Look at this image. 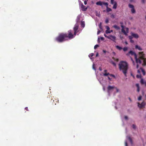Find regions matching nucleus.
Listing matches in <instances>:
<instances>
[{
    "mask_svg": "<svg viewBox=\"0 0 146 146\" xmlns=\"http://www.w3.org/2000/svg\"><path fill=\"white\" fill-rule=\"evenodd\" d=\"M98 46L99 45L98 44L94 46V49H96Z\"/></svg>",
    "mask_w": 146,
    "mask_h": 146,
    "instance_id": "29",
    "label": "nucleus"
},
{
    "mask_svg": "<svg viewBox=\"0 0 146 146\" xmlns=\"http://www.w3.org/2000/svg\"><path fill=\"white\" fill-rule=\"evenodd\" d=\"M136 77L137 78H140L141 77V74H137Z\"/></svg>",
    "mask_w": 146,
    "mask_h": 146,
    "instance_id": "26",
    "label": "nucleus"
},
{
    "mask_svg": "<svg viewBox=\"0 0 146 146\" xmlns=\"http://www.w3.org/2000/svg\"><path fill=\"white\" fill-rule=\"evenodd\" d=\"M108 39H109L111 40H112L114 42H115V40L116 39V37L114 36H113V35H110L109 36Z\"/></svg>",
    "mask_w": 146,
    "mask_h": 146,
    "instance_id": "10",
    "label": "nucleus"
},
{
    "mask_svg": "<svg viewBox=\"0 0 146 146\" xmlns=\"http://www.w3.org/2000/svg\"><path fill=\"white\" fill-rule=\"evenodd\" d=\"M145 97H146V95H145Z\"/></svg>",
    "mask_w": 146,
    "mask_h": 146,
    "instance_id": "63",
    "label": "nucleus"
},
{
    "mask_svg": "<svg viewBox=\"0 0 146 146\" xmlns=\"http://www.w3.org/2000/svg\"><path fill=\"white\" fill-rule=\"evenodd\" d=\"M100 39L101 40H104V38L103 37H100Z\"/></svg>",
    "mask_w": 146,
    "mask_h": 146,
    "instance_id": "45",
    "label": "nucleus"
},
{
    "mask_svg": "<svg viewBox=\"0 0 146 146\" xmlns=\"http://www.w3.org/2000/svg\"><path fill=\"white\" fill-rule=\"evenodd\" d=\"M105 22L106 23H108L109 22V20L108 19H106V20H105Z\"/></svg>",
    "mask_w": 146,
    "mask_h": 146,
    "instance_id": "34",
    "label": "nucleus"
},
{
    "mask_svg": "<svg viewBox=\"0 0 146 146\" xmlns=\"http://www.w3.org/2000/svg\"><path fill=\"white\" fill-rule=\"evenodd\" d=\"M125 118L126 119H128V117L126 116H125Z\"/></svg>",
    "mask_w": 146,
    "mask_h": 146,
    "instance_id": "46",
    "label": "nucleus"
},
{
    "mask_svg": "<svg viewBox=\"0 0 146 146\" xmlns=\"http://www.w3.org/2000/svg\"><path fill=\"white\" fill-rule=\"evenodd\" d=\"M106 34H108L110 33V31H108V30H106L105 32Z\"/></svg>",
    "mask_w": 146,
    "mask_h": 146,
    "instance_id": "28",
    "label": "nucleus"
},
{
    "mask_svg": "<svg viewBox=\"0 0 146 146\" xmlns=\"http://www.w3.org/2000/svg\"><path fill=\"white\" fill-rule=\"evenodd\" d=\"M54 100H53L52 99H51L50 102H52V103H53V102H54Z\"/></svg>",
    "mask_w": 146,
    "mask_h": 146,
    "instance_id": "37",
    "label": "nucleus"
},
{
    "mask_svg": "<svg viewBox=\"0 0 146 146\" xmlns=\"http://www.w3.org/2000/svg\"><path fill=\"white\" fill-rule=\"evenodd\" d=\"M102 23H100L99 26L100 28L102 30Z\"/></svg>",
    "mask_w": 146,
    "mask_h": 146,
    "instance_id": "24",
    "label": "nucleus"
},
{
    "mask_svg": "<svg viewBox=\"0 0 146 146\" xmlns=\"http://www.w3.org/2000/svg\"><path fill=\"white\" fill-rule=\"evenodd\" d=\"M103 52H104V53H106V50H103Z\"/></svg>",
    "mask_w": 146,
    "mask_h": 146,
    "instance_id": "55",
    "label": "nucleus"
},
{
    "mask_svg": "<svg viewBox=\"0 0 146 146\" xmlns=\"http://www.w3.org/2000/svg\"><path fill=\"white\" fill-rule=\"evenodd\" d=\"M121 27L122 28V32L125 35H127V33H126L125 31L123 29V26L122 25H121Z\"/></svg>",
    "mask_w": 146,
    "mask_h": 146,
    "instance_id": "15",
    "label": "nucleus"
},
{
    "mask_svg": "<svg viewBox=\"0 0 146 146\" xmlns=\"http://www.w3.org/2000/svg\"><path fill=\"white\" fill-rule=\"evenodd\" d=\"M99 38L98 39V41H99Z\"/></svg>",
    "mask_w": 146,
    "mask_h": 146,
    "instance_id": "61",
    "label": "nucleus"
},
{
    "mask_svg": "<svg viewBox=\"0 0 146 146\" xmlns=\"http://www.w3.org/2000/svg\"><path fill=\"white\" fill-rule=\"evenodd\" d=\"M140 70L142 72L143 75H144V76L145 75V72L144 70L142 68H141L140 69V70H138L137 73H139V74L140 73Z\"/></svg>",
    "mask_w": 146,
    "mask_h": 146,
    "instance_id": "12",
    "label": "nucleus"
},
{
    "mask_svg": "<svg viewBox=\"0 0 146 146\" xmlns=\"http://www.w3.org/2000/svg\"><path fill=\"white\" fill-rule=\"evenodd\" d=\"M94 54L93 53L90 54L89 55V57L90 58L93 56H94Z\"/></svg>",
    "mask_w": 146,
    "mask_h": 146,
    "instance_id": "27",
    "label": "nucleus"
},
{
    "mask_svg": "<svg viewBox=\"0 0 146 146\" xmlns=\"http://www.w3.org/2000/svg\"><path fill=\"white\" fill-rule=\"evenodd\" d=\"M135 48L136 49H138L139 50H142V49L141 47L139 46L138 45H135Z\"/></svg>",
    "mask_w": 146,
    "mask_h": 146,
    "instance_id": "14",
    "label": "nucleus"
},
{
    "mask_svg": "<svg viewBox=\"0 0 146 146\" xmlns=\"http://www.w3.org/2000/svg\"><path fill=\"white\" fill-rule=\"evenodd\" d=\"M81 7L82 11H86L88 9L87 7L84 5L82 3H81Z\"/></svg>",
    "mask_w": 146,
    "mask_h": 146,
    "instance_id": "11",
    "label": "nucleus"
},
{
    "mask_svg": "<svg viewBox=\"0 0 146 146\" xmlns=\"http://www.w3.org/2000/svg\"><path fill=\"white\" fill-rule=\"evenodd\" d=\"M141 98H142V96H139V97L138 98V100L139 101L141 99Z\"/></svg>",
    "mask_w": 146,
    "mask_h": 146,
    "instance_id": "31",
    "label": "nucleus"
},
{
    "mask_svg": "<svg viewBox=\"0 0 146 146\" xmlns=\"http://www.w3.org/2000/svg\"><path fill=\"white\" fill-rule=\"evenodd\" d=\"M107 70H104V72H105V73H106V72H107Z\"/></svg>",
    "mask_w": 146,
    "mask_h": 146,
    "instance_id": "49",
    "label": "nucleus"
},
{
    "mask_svg": "<svg viewBox=\"0 0 146 146\" xmlns=\"http://www.w3.org/2000/svg\"><path fill=\"white\" fill-rule=\"evenodd\" d=\"M127 138L129 140L131 144H133V141L130 137L129 136H127Z\"/></svg>",
    "mask_w": 146,
    "mask_h": 146,
    "instance_id": "16",
    "label": "nucleus"
},
{
    "mask_svg": "<svg viewBox=\"0 0 146 146\" xmlns=\"http://www.w3.org/2000/svg\"><path fill=\"white\" fill-rule=\"evenodd\" d=\"M115 88V87L114 86H109L107 88L108 93H110V92L113 89Z\"/></svg>",
    "mask_w": 146,
    "mask_h": 146,
    "instance_id": "9",
    "label": "nucleus"
},
{
    "mask_svg": "<svg viewBox=\"0 0 146 146\" xmlns=\"http://www.w3.org/2000/svg\"><path fill=\"white\" fill-rule=\"evenodd\" d=\"M116 60L117 61H118L119 60V59H117Z\"/></svg>",
    "mask_w": 146,
    "mask_h": 146,
    "instance_id": "57",
    "label": "nucleus"
},
{
    "mask_svg": "<svg viewBox=\"0 0 146 146\" xmlns=\"http://www.w3.org/2000/svg\"><path fill=\"white\" fill-rule=\"evenodd\" d=\"M112 64L114 66H116V64H115V62H112Z\"/></svg>",
    "mask_w": 146,
    "mask_h": 146,
    "instance_id": "39",
    "label": "nucleus"
},
{
    "mask_svg": "<svg viewBox=\"0 0 146 146\" xmlns=\"http://www.w3.org/2000/svg\"><path fill=\"white\" fill-rule=\"evenodd\" d=\"M110 75V73H107V72L103 74V75L104 76H107L108 75Z\"/></svg>",
    "mask_w": 146,
    "mask_h": 146,
    "instance_id": "22",
    "label": "nucleus"
},
{
    "mask_svg": "<svg viewBox=\"0 0 146 146\" xmlns=\"http://www.w3.org/2000/svg\"><path fill=\"white\" fill-rule=\"evenodd\" d=\"M111 4H114L113 7V9H116L117 6V2L116 1H114V0H111Z\"/></svg>",
    "mask_w": 146,
    "mask_h": 146,
    "instance_id": "6",
    "label": "nucleus"
},
{
    "mask_svg": "<svg viewBox=\"0 0 146 146\" xmlns=\"http://www.w3.org/2000/svg\"><path fill=\"white\" fill-rule=\"evenodd\" d=\"M74 35L72 33V31L70 30L68 31V33H61L56 37L55 40L58 42H63L71 39L74 38Z\"/></svg>",
    "mask_w": 146,
    "mask_h": 146,
    "instance_id": "1",
    "label": "nucleus"
},
{
    "mask_svg": "<svg viewBox=\"0 0 146 146\" xmlns=\"http://www.w3.org/2000/svg\"><path fill=\"white\" fill-rule=\"evenodd\" d=\"M98 53H97L96 54V56H98Z\"/></svg>",
    "mask_w": 146,
    "mask_h": 146,
    "instance_id": "52",
    "label": "nucleus"
},
{
    "mask_svg": "<svg viewBox=\"0 0 146 146\" xmlns=\"http://www.w3.org/2000/svg\"><path fill=\"white\" fill-rule=\"evenodd\" d=\"M129 100L131 102V99L130 98H129Z\"/></svg>",
    "mask_w": 146,
    "mask_h": 146,
    "instance_id": "51",
    "label": "nucleus"
},
{
    "mask_svg": "<svg viewBox=\"0 0 146 146\" xmlns=\"http://www.w3.org/2000/svg\"><path fill=\"white\" fill-rule=\"evenodd\" d=\"M127 49L128 48L127 47H124L123 48V50L125 52L127 50Z\"/></svg>",
    "mask_w": 146,
    "mask_h": 146,
    "instance_id": "23",
    "label": "nucleus"
},
{
    "mask_svg": "<svg viewBox=\"0 0 146 146\" xmlns=\"http://www.w3.org/2000/svg\"><path fill=\"white\" fill-rule=\"evenodd\" d=\"M55 104V105H56V103H55V104Z\"/></svg>",
    "mask_w": 146,
    "mask_h": 146,
    "instance_id": "64",
    "label": "nucleus"
},
{
    "mask_svg": "<svg viewBox=\"0 0 146 146\" xmlns=\"http://www.w3.org/2000/svg\"><path fill=\"white\" fill-rule=\"evenodd\" d=\"M78 24H76L73 28V30L74 31V35L75 36L76 34L78 32Z\"/></svg>",
    "mask_w": 146,
    "mask_h": 146,
    "instance_id": "5",
    "label": "nucleus"
},
{
    "mask_svg": "<svg viewBox=\"0 0 146 146\" xmlns=\"http://www.w3.org/2000/svg\"><path fill=\"white\" fill-rule=\"evenodd\" d=\"M109 75L110 76H111V77H112L113 78H115V76L113 75V74H110V75Z\"/></svg>",
    "mask_w": 146,
    "mask_h": 146,
    "instance_id": "33",
    "label": "nucleus"
},
{
    "mask_svg": "<svg viewBox=\"0 0 146 146\" xmlns=\"http://www.w3.org/2000/svg\"><path fill=\"white\" fill-rule=\"evenodd\" d=\"M145 86L146 87V81H145Z\"/></svg>",
    "mask_w": 146,
    "mask_h": 146,
    "instance_id": "58",
    "label": "nucleus"
},
{
    "mask_svg": "<svg viewBox=\"0 0 146 146\" xmlns=\"http://www.w3.org/2000/svg\"><path fill=\"white\" fill-rule=\"evenodd\" d=\"M132 127L134 129H135L136 128V127L135 125L134 124H133L132 125Z\"/></svg>",
    "mask_w": 146,
    "mask_h": 146,
    "instance_id": "30",
    "label": "nucleus"
},
{
    "mask_svg": "<svg viewBox=\"0 0 146 146\" xmlns=\"http://www.w3.org/2000/svg\"><path fill=\"white\" fill-rule=\"evenodd\" d=\"M118 65L119 70L122 71L125 76H126L128 68V64L127 62L124 61H121Z\"/></svg>",
    "mask_w": 146,
    "mask_h": 146,
    "instance_id": "3",
    "label": "nucleus"
},
{
    "mask_svg": "<svg viewBox=\"0 0 146 146\" xmlns=\"http://www.w3.org/2000/svg\"><path fill=\"white\" fill-rule=\"evenodd\" d=\"M25 109L27 110L28 111V108L27 107H26L25 108Z\"/></svg>",
    "mask_w": 146,
    "mask_h": 146,
    "instance_id": "48",
    "label": "nucleus"
},
{
    "mask_svg": "<svg viewBox=\"0 0 146 146\" xmlns=\"http://www.w3.org/2000/svg\"><path fill=\"white\" fill-rule=\"evenodd\" d=\"M111 17L113 18H114L115 17V15L113 14H112L111 16Z\"/></svg>",
    "mask_w": 146,
    "mask_h": 146,
    "instance_id": "36",
    "label": "nucleus"
},
{
    "mask_svg": "<svg viewBox=\"0 0 146 146\" xmlns=\"http://www.w3.org/2000/svg\"><path fill=\"white\" fill-rule=\"evenodd\" d=\"M129 7L130 8H131V11L132 13H135V11L134 8V7L133 5L129 4Z\"/></svg>",
    "mask_w": 146,
    "mask_h": 146,
    "instance_id": "7",
    "label": "nucleus"
},
{
    "mask_svg": "<svg viewBox=\"0 0 146 146\" xmlns=\"http://www.w3.org/2000/svg\"><path fill=\"white\" fill-rule=\"evenodd\" d=\"M128 37L129 40L132 39V38H133V36L131 35V36H129Z\"/></svg>",
    "mask_w": 146,
    "mask_h": 146,
    "instance_id": "25",
    "label": "nucleus"
},
{
    "mask_svg": "<svg viewBox=\"0 0 146 146\" xmlns=\"http://www.w3.org/2000/svg\"><path fill=\"white\" fill-rule=\"evenodd\" d=\"M81 26H82V27H84V24H83V23L82 22V23H81Z\"/></svg>",
    "mask_w": 146,
    "mask_h": 146,
    "instance_id": "38",
    "label": "nucleus"
},
{
    "mask_svg": "<svg viewBox=\"0 0 146 146\" xmlns=\"http://www.w3.org/2000/svg\"><path fill=\"white\" fill-rule=\"evenodd\" d=\"M120 24H123V23L122 22H120Z\"/></svg>",
    "mask_w": 146,
    "mask_h": 146,
    "instance_id": "59",
    "label": "nucleus"
},
{
    "mask_svg": "<svg viewBox=\"0 0 146 146\" xmlns=\"http://www.w3.org/2000/svg\"><path fill=\"white\" fill-rule=\"evenodd\" d=\"M115 47L117 49L119 50H121V49H122V48L121 47H120L118 45L116 46Z\"/></svg>",
    "mask_w": 146,
    "mask_h": 146,
    "instance_id": "20",
    "label": "nucleus"
},
{
    "mask_svg": "<svg viewBox=\"0 0 146 146\" xmlns=\"http://www.w3.org/2000/svg\"><path fill=\"white\" fill-rule=\"evenodd\" d=\"M125 146H128L127 143L126 141H125Z\"/></svg>",
    "mask_w": 146,
    "mask_h": 146,
    "instance_id": "42",
    "label": "nucleus"
},
{
    "mask_svg": "<svg viewBox=\"0 0 146 146\" xmlns=\"http://www.w3.org/2000/svg\"><path fill=\"white\" fill-rule=\"evenodd\" d=\"M104 36L105 37H106V38H108V37H109V36H106L105 34H104Z\"/></svg>",
    "mask_w": 146,
    "mask_h": 146,
    "instance_id": "41",
    "label": "nucleus"
},
{
    "mask_svg": "<svg viewBox=\"0 0 146 146\" xmlns=\"http://www.w3.org/2000/svg\"><path fill=\"white\" fill-rule=\"evenodd\" d=\"M127 138L129 140L131 144H133V141L130 137L129 136H127Z\"/></svg>",
    "mask_w": 146,
    "mask_h": 146,
    "instance_id": "17",
    "label": "nucleus"
},
{
    "mask_svg": "<svg viewBox=\"0 0 146 146\" xmlns=\"http://www.w3.org/2000/svg\"><path fill=\"white\" fill-rule=\"evenodd\" d=\"M106 28L107 29V30H109L110 29V27L108 26H106Z\"/></svg>",
    "mask_w": 146,
    "mask_h": 146,
    "instance_id": "32",
    "label": "nucleus"
},
{
    "mask_svg": "<svg viewBox=\"0 0 146 146\" xmlns=\"http://www.w3.org/2000/svg\"><path fill=\"white\" fill-rule=\"evenodd\" d=\"M136 86L137 88V92H139L140 91V87L139 84H136Z\"/></svg>",
    "mask_w": 146,
    "mask_h": 146,
    "instance_id": "19",
    "label": "nucleus"
},
{
    "mask_svg": "<svg viewBox=\"0 0 146 146\" xmlns=\"http://www.w3.org/2000/svg\"><path fill=\"white\" fill-rule=\"evenodd\" d=\"M96 4L97 5H100L101 6H102L103 5L106 6V10L107 12H109L112 10L111 8H109L108 7V3L107 2L99 1L96 2Z\"/></svg>",
    "mask_w": 146,
    "mask_h": 146,
    "instance_id": "4",
    "label": "nucleus"
},
{
    "mask_svg": "<svg viewBox=\"0 0 146 146\" xmlns=\"http://www.w3.org/2000/svg\"><path fill=\"white\" fill-rule=\"evenodd\" d=\"M113 27H114L115 29L117 30H118L120 29V28L117 26L115 25L113 26Z\"/></svg>",
    "mask_w": 146,
    "mask_h": 146,
    "instance_id": "18",
    "label": "nucleus"
},
{
    "mask_svg": "<svg viewBox=\"0 0 146 146\" xmlns=\"http://www.w3.org/2000/svg\"><path fill=\"white\" fill-rule=\"evenodd\" d=\"M130 40V42L131 43H134V42L133 40L132 39L131 40Z\"/></svg>",
    "mask_w": 146,
    "mask_h": 146,
    "instance_id": "35",
    "label": "nucleus"
},
{
    "mask_svg": "<svg viewBox=\"0 0 146 146\" xmlns=\"http://www.w3.org/2000/svg\"><path fill=\"white\" fill-rule=\"evenodd\" d=\"M145 0H142V2L143 3H145Z\"/></svg>",
    "mask_w": 146,
    "mask_h": 146,
    "instance_id": "44",
    "label": "nucleus"
},
{
    "mask_svg": "<svg viewBox=\"0 0 146 146\" xmlns=\"http://www.w3.org/2000/svg\"><path fill=\"white\" fill-rule=\"evenodd\" d=\"M137 68H138V65L137 64Z\"/></svg>",
    "mask_w": 146,
    "mask_h": 146,
    "instance_id": "56",
    "label": "nucleus"
},
{
    "mask_svg": "<svg viewBox=\"0 0 146 146\" xmlns=\"http://www.w3.org/2000/svg\"><path fill=\"white\" fill-rule=\"evenodd\" d=\"M141 83L142 84H144L145 85V81L144 82L143 79H141V80L140 81Z\"/></svg>",
    "mask_w": 146,
    "mask_h": 146,
    "instance_id": "21",
    "label": "nucleus"
},
{
    "mask_svg": "<svg viewBox=\"0 0 146 146\" xmlns=\"http://www.w3.org/2000/svg\"><path fill=\"white\" fill-rule=\"evenodd\" d=\"M87 1H86V0H85L84 1V4L85 5H86L87 4Z\"/></svg>",
    "mask_w": 146,
    "mask_h": 146,
    "instance_id": "40",
    "label": "nucleus"
},
{
    "mask_svg": "<svg viewBox=\"0 0 146 146\" xmlns=\"http://www.w3.org/2000/svg\"><path fill=\"white\" fill-rule=\"evenodd\" d=\"M138 106L140 108H144L145 105V103L144 101L141 104L138 103Z\"/></svg>",
    "mask_w": 146,
    "mask_h": 146,
    "instance_id": "8",
    "label": "nucleus"
},
{
    "mask_svg": "<svg viewBox=\"0 0 146 146\" xmlns=\"http://www.w3.org/2000/svg\"><path fill=\"white\" fill-rule=\"evenodd\" d=\"M100 32L101 31L100 30H98L97 32L98 35H99V34L100 33Z\"/></svg>",
    "mask_w": 146,
    "mask_h": 146,
    "instance_id": "43",
    "label": "nucleus"
},
{
    "mask_svg": "<svg viewBox=\"0 0 146 146\" xmlns=\"http://www.w3.org/2000/svg\"><path fill=\"white\" fill-rule=\"evenodd\" d=\"M110 31V33H111V32H113V30H111V31Z\"/></svg>",
    "mask_w": 146,
    "mask_h": 146,
    "instance_id": "53",
    "label": "nucleus"
},
{
    "mask_svg": "<svg viewBox=\"0 0 146 146\" xmlns=\"http://www.w3.org/2000/svg\"><path fill=\"white\" fill-rule=\"evenodd\" d=\"M130 55L134 56L136 62L137 63H139L140 64L142 63V65L144 66L146 65V59L145 58V54L143 52H139V57L138 58H137L136 54L132 51L130 50L126 54V55L127 56H129Z\"/></svg>",
    "mask_w": 146,
    "mask_h": 146,
    "instance_id": "2",
    "label": "nucleus"
},
{
    "mask_svg": "<svg viewBox=\"0 0 146 146\" xmlns=\"http://www.w3.org/2000/svg\"><path fill=\"white\" fill-rule=\"evenodd\" d=\"M125 44H128V43H127V42H125Z\"/></svg>",
    "mask_w": 146,
    "mask_h": 146,
    "instance_id": "54",
    "label": "nucleus"
},
{
    "mask_svg": "<svg viewBox=\"0 0 146 146\" xmlns=\"http://www.w3.org/2000/svg\"><path fill=\"white\" fill-rule=\"evenodd\" d=\"M131 59L132 60H133V59L132 58H131Z\"/></svg>",
    "mask_w": 146,
    "mask_h": 146,
    "instance_id": "60",
    "label": "nucleus"
},
{
    "mask_svg": "<svg viewBox=\"0 0 146 146\" xmlns=\"http://www.w3.org/2000/svg\"><path fill=\"white\" fill-rule=\"evenodd\" d=\"M100 69V70H101V69Z\"/></svg>",
    "mask_w": 146,
    "mask_h": 146,
    "instance_id": "62",
    "label": "nucleus"
},
{
    "mask_svg": "<svg viewBox=\"0 0 146 146\" xmlns=\"http://www.w3.org/2000/svg\"><path fill=\"white\" fill-rule=\"evenodd\" d=\"M108 78L109 80H111V79L109 76L108 77Z\"/></svg>",
    "mask_w": 146,
    "mask_h": 146,
    "instance_id": "50",
    "label": "nucleus"
},
{
    "mask_svg": "<svg viewBox=\"0 0 146 146\" xmlns=\"http://www.w3.org/2000/svg\"><path fill=\"white\" fill-rule=\"evenodd\" d=\"M131 35L133 36L134 38H138L139 37V36L137 34L134 33H133L131 32Z\"/></svg>",
    "mask_w": 146,
    "mask_h": 146,
    "instance_id": "13",
    "label": "nucleus"
},
{
    "mask_svg": "<svg viewBox=\"0 0 146 146\" xmlns=\"http://www.w3.org/2000/svg\"><path fill=\"white\" fill-rule=\"evenodd\" d=\"M115 88L116 89V90H117V92H118V91H119V90L118 89H117V88H115Z\"/></svg>",
    "mask_w": 146,
    "mask_h": 146,
    "instance_id": "47",
    "label": "nucleus"
}]
</instances>
